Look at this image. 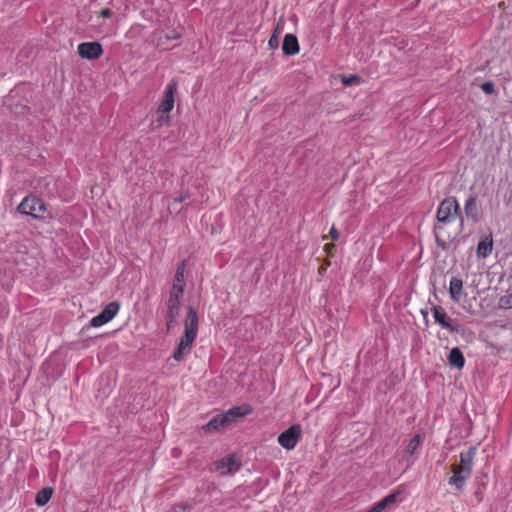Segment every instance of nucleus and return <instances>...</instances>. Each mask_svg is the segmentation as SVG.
I'll list each match as a JSON object with an SVG mask.
<instances>
[{
	"instance_id": "7c9ffc66",
	"label": "nucleus",
	"mask_w": 512,
	"mask_h": 512,
	"mask_svg": "<svg viewBox=\"0 0 512 512\" xmlns=\"http://www.w3.org/2000/svg\"><path fill=\"white\" fill-rule=\"evenodd\" d=\"M175 286L180 287L184 291V277H182L181 280L180 279L179 280H175L174 279L172 287H175Z\"/></svg>"
},
{
	"instance_id": "6e6552de",
	"label": "nucleus",
	"mask_w": 512,
	"mask_h": 512,
	"mask_svg": "<svg viewBox=\"0 0 512 512\" xmlns=\"http://www.w3.org/2000/svg\"><path fill=\"white\" fill-rule=\"evenodd\" d=\"M120 304L116 301L110 302L97 316L93 317L90 325L93 327H100L114 318L119 311Z\"/></svg>"
},
{
	"instance_id": "c756f323",
	"label": "nucleus",
	"mask_w": 512,
	"mask_h": 512,
	"mask_svg": "<svg viewBox=\"0 0 512 512\" xmlns=\"http://www.w3.org/2000/svg\"><path fill=\"white\" fill-rule=\"evenodd\" d=\"M112 14H113V12L110 9H108V8L102 9L101 12H100V15L102 17H105V18L111 17Z\"/></svg>"
},
{
	"instance_id": "9b49d317",
	"label": "nucleus",
	"mask_w": 512,
	"mask_h": 512,
	"mask_svg": "<svg viewBox=\"0 0 512 512\" xmlns=\"http://www.w3.org/2000/svg\"><path fill=\"white\" fill-rule=\"evenodd\" d=\"M239 466L240 465L234 456H228L215 462V469L219 471L221 475H226L233 471H237Z\"/></svg>"
},
{
	"instance_id": "f8f14e48",
	"label": "nucleus",
	"mask_w": 512,
	"mask_h": 512,
	"mask_svg": "<svg viewBox=\"0 0 512 512\" xmlns=\"http://www.w3.org/2000/svg\"><path fill=\"white\" fill-rule=\"evenodd\" d=\"M433 317L435 322L440 324L443 328L447 329L450 332L456 331V329L451 325L450 318L447 315L445 309L441 306H434L432 308Z\"/></svg>"
},
{
	"instance_id": "dca6fc26",
	"label": "nucleus",
	"mask_w": 512,
	"mask_h": 512,
	"mask_svg": "<svg viewBox=\"0 0 512 512\" xmlns=\"http://www.w3.org/2000/svg\"><path fill=\"white\" fill-rule=\"evenodd\" d=\"M399 497V492L391 493L375 503L370 509L366 512H383L386 508L394 504Z\"/></svg>"
},
{
	"instance_id": "2eb2a0df",
	"label": "nucleus",
	"mask_w": 512,
	"mask_h": 512,
	"mask_svg": "<svg viewBox=\"0 0 512 512\" xmlns=\"http://www.w3.org/2000/svg\"><path fill=\"white\" fill-rule=\"evenodd\" d=\"M449 294L454 302H460L464 296L462 279L457 277L451 278L449 283Z\"/></svg>"
},
{
	"instance_id": "ddd939ff",
	"label": "nucleus",
	"mask_w": 512,
	"mask_h": 512,
	"mask_svg": "<svg viewBox=\"0 0 512 512\" xmlns=\"http://www.w3.org/2000/svg\"><path fill=\"white\" fill-rule=\"evenodd\" d=\"M299 42L295 35L286 34L283 39L282 51L287 56L296 55L299 53Z\"/></svg>"
},
{
	"instance_id": "473e14b6",
	"label": "nucleus",
	"mask_w": 512,
	"mask_h": 512,
	"mask_svg": "<svg viewBox=\"0 0 512 512\" xmlns=\"http://www.w3.org/2000/svg\"><path fill=\"white\" fill-rule=\"evenodd\" d=\"M506 304H508V305L512 306V294H511V295H509V297H508V299H507V301H506Z\"/></svg>"
},
{
	"instance_id": "f3484780",
	"label": "nucleus",
	"mask_w": 512,
	"mask_h": 512,
	"mask_svg": "<svg viewBox=\"0 0 512 512\" xmlns=\"http://www.w3.org/2000/svg\"><path fill=\"white\" fill-rule=\"evenodd\" d=\"M493 239L491 235L486 236L482 239L476 248L477 256L480 258H486L492 253Z\"/></svg>"
},
{
	"instance_id": "f03ea898",
	"label": "nucleus",
	"mask_w": 512,
	"mask_h": 512,
	"mask_svg": "<svg viewBox=\"0 0 512 512\" xmlns=\"http://www.w3.org/2000/svg\"><path fill=\"white\" fill-rule=\"evenodd\" d=\"M198 323L199 320L196 309L193 306H189L184 321V335L181 337L177 349L173 354V358L176 361H181L184 356L191 351L192 344L197 335Z\"/></svg>"
},
{
	"instance_id": "1a4fd4ad",
	"label": "nucleus",
	"mask_w": 512,
	"mask_h": 512,
	"mask_svg": "<svg viewBox=\"0 0 512 512\" xmlns=\"http://www.w3.org/2000/svg\"><path fill=\"white\" fill-rule=\"evenodd\" d=\"M78 54L84 59L94 60L103 54V49L98 42H84L78 45Z\"/></svg>"
},
{
	"instance_id": "aec40b11",
	"label": "nucleus",
	"mask_w": 512,
	"mask_h": 512,
	"mask_svg": "<svg viewBox=\"0 0 512 512\" xmlns=\"http://www.w3.org/2000/svg\"><path fill=\"white\" fill-rule=\"evenodd\" d=\"M421 444V436L419 434H416L413 436V438L409 441L405 448V453L412 456L415 451L419 448Z\"/></svg>"
},
{
	"instance_id": "2f4dec72",
	"label": "nucleus",
	"mask_w": 512,
	"mask_h": 512,
	"mask_svg": "<svg viewBox=\"0 0 512 512\" xmlns=\"http://www.w3.org/2000/svg\"><path fill=\"white\" fill-rule=\"evenodd\" d=\"M330 264H331V263H330V261H329V260L325 261V265L321 266V267L318 269L319 274H323V273L325 272V270H326V267H327V266H330Z\"/></svg>"
},
{
	"instance_id": "6ab92c4d",
	"label": "nucleus",
	"mask_w": 512,
	"mask_h": 512,
	"mask_svg": "<svg viewBox=\"0 0 512 512\" xmlns=\"http://www.w3.org/2000/svg\"><path fill=\"white\" fill-rule=\"evenodd\" d=\"M53 494V488L52 487H44L38 493L35 497V503L38 506H44L47 504V502L50 500Z\"/></svg>"
},
{
	"instance_id": "393cba45",
	"label": "nucleus",
	"mask_w": 512,
	"mask_h": 512,
	"mask_svg": "<svg viewBox=\"0 0 512 512\" xmlns=\"http://www.w3.org/2000/svg\"><path fill=\"white\" fill-rule=\"evenodd\" d=\"M481 88L486 94H492L495 91L494 84L490 81L483 83Z\"/></svg>"
},
{
	"instance_id": "cd10ccee",
	"label": "nucleus",
	"mask_w": 512,
	"mask_h": 512,
	"mask_svg": "<svg viewBox=\"0 0 512 512\" xmlns=\"http://www.w3.org/2000/svg\"><path fill=\"white\" fill-rule=\"evenodd\" d=\"M334 250H335V245L333 243H327L324 245V251L328 255H332Z\"/></svg>"
},
{
	"instance_id": "a878e982",
	"label": "nucleus",
	"mask_w": 512,
	"mask_h": 512,
	"mask_svg": "<svg viewBox=\"0 0 512 512\" xmlns=\"http://www.w3.org/2000/svg\"><path fill=\"white\" fill-rule=\"evenodd\" d=\"M329 236L333 241H337L340 237L339 231L336 229L335 226H332L329 231Z\"/></svg>"
},
{
	"instance_id": "5701e85b",
	"label": "nucleus",
	"mask_w": 512,
	"mask_h": 512,
	"mask_svg": "<svg viewBox=\"0 0 512 512\" xmlns=\"http://www.w3.org/2000/svg\"><path fill=\"white\" fill-rule=\"evenodd\" d=\"M188 197V194L180 195L179 197L174 198L173 202L168 205V210L170 213H172V210H176L178 212L179 210L176 209V205L183 202Z\"/></svg>"
},
{
	"instance_id": "412c9836",
	"label": "nucleus",
	"mask_w": 512,
	"mask_h": 512,
	"mask_svg": "<svg viewBox=\"0 0 512 512\" xmlns=\"http://www.w3.org/2000/svg\"><path fill=\"white\" fill-rule=\"evenodd\" d=\"M157 114H158L157 119L151 123L153 128H158L164 124H168L170 117L167 112H157Z\"/></svg>"
},
{
	"instance_id": "0eeeda50",
	"label": "nucleus",
	"mask_w": 512,
	"mask_h": 512,
	"mask_svg": "<svg viewBox=\"0 0 512 512\" xmlns=\"http://www.w3.org/2000/svg\"><path fill=\"white\" fill-rule=\"evenodd\" d=\"M301 434V426L298 424L292 425L278 436V443L283 448L292 450L298 444Z\"/></svg>"
},
{
	"instance_id": "423d86ee",
	"label": "nucleus",
	"mask_w": 512,
	"mask_h": 512,
	"mask_svg": "<svg viewBox=\"0 0 512 512\" xmlns=\"http://www.w3.org/2000/svg\"><path fill=\"white\" fill-rule=\"evenodd\" d=\"M17 211L21 214L40 219L44 217L46 207L45 203L40 198L34 195H28L18 205Z\"/></svg>"
},
{
	"instance_id": "4468645a",
	"label": "nucleus",
	"mask_w": 512,
	"mask_h": 512,
	"mask_svg": "<svg viewBox=\"0 0 512 512\" xmlns=\"http://www.w3.org/2000/svg\"><path fill=\"white\" fill-rule=\"evenodd\" d=\"M464 212L468 219L472 221H478L480 211L478 206L477 197L475 195L470 196L464 204Z\"/></svg>"
},
{
	"instance_id": "f257e3e1",
	"label": "nucleus",
	"mask_w": 512,
	"mask_h": 512,
	"mask_svg": "<svg viewBox=\"0 0 512 512\" xmlns=\"http://www.w3.org/2000/svg\"><path fill=\"white\" fill-rule=\"evenodd\" d=\"M476 454V448L470 447L459 455V462L451 464L452 475L448 479V484L456 490L464 489L467 480L471 477L473 471V462Z\"/></svg>"
},
{
	"instance_id": "a211bd4d",
	"label": "nucleus",
	"mask_w": 512,
	"mask_h": 512,
	"mask_svg": "<svg viewBox=\"0 0 512 512\" xmlns=\"http://www.w3.org/2000/svg\"><path fill=\"white\" fill-rule=\"evenodd\" d=\"M450 365L462 369L465 365V358L459 348H452L448 355Z\"/></svg>"
},
{
	"instance_id": "9d476101",
	"label": "nucleus",
	"mask_w": 512,
	"mask_h": 512,
	"mask_svg": "<svg viewBox=\"0 0 512 512\" xmlns=\"http://www.w3.org/2000/svg\"><path fill=\"white\" fill-rule=\"evenodd\" d=\"M176 90V83H170L165 91L164 97L158 106L157 112L169 113L174 107V92Z\"/></svg>"
},
{
	"instance_id": "4be33fe9",
	"label": "nucleus",
	"mask_w": 512,
	"mask_h": 512,
	"mask_svg": "<svg viewBox=\"0 0 512 512\" xmlns=\"http://www.w3.org/2000/svg\"><path fill=\"white\" fill-rule=\"evenodd\" d=\"M360 76L358 75H351V76H343L341 78L342 84L345 86H352L360 83Z\"/></svg>"
},
{
	"instance_id": "39448f33",
	"label": "nucleus",
	"mask_w": 512,
	"mask_h": 512,
	"mask_svg": "<svg viewBox=\"0 0 512 512\" xmlns=\"http://www.w3.org/2000/svg\"><path fill=\"white\" fill-rule=\"evenodd\" d=\"M183 296V290L178 287H172L169 293L167 302L166 312V327L167 330L172 329L177 324V318L180 312L181 302L180 299Z\"/></svg>"
},
{
	"instance_id": "20e7f679",
	"label": "nucleus",
	"mask_w": 512,
	"mask_h": 512,
	"mask_svg": "<svg viewBox=\"0 0 512 512\" xmlns=\"http://www.w3.org/2000/svg\"><path fill=\"white\" fill-rule=\"evenodd\" d=\"M436 218L438 221L436 229H441L443 226L460 218V206L457 199L455 197H447L442 200L438 206Z\"/></svg>"
},
{
	"instance_id": "c85d7f7f",
	"label": "nucleus",
	"mask_w": 512,
	"mask_h": 512,
	"mask_svg": "<svg viewBox=\"0 0 512 512\" xmlns=\"http://www.w3.org/2000/svg\"><path fill=\"white\" fill-rule=\"evenodd\" d=\"M180 37V34L177 33L176 31H171V33H167L165 34V38L170 40V39H178Z\"/></svg>"
},
{
	"instance_id": "bb28decb",
	"label": "nucleus",
	"mask_w": 512,
	"mask_h": 512,
	"mask_svg": "<svg viewBox=\"0 0 512 512\" xmlns=\"http://www.w3.org/2000/svg\"><path fill=\"white\" fill-rule=\"evenodd\" d=\"M269 46L272 48V49H275L278 47V36H276L275 34H273L270 39H269V42H268Z\"/></svg>"
},
{
	"instance_id": "b1692460",
	"label": "nucleus",
	"mask_w": 512,
	"mask_h": 512,
	"mask_svg": "<svg viewBox=\"0 0 512 512\" xmlns=\"http://www.w3.org/2000/svg\"><path fill=\"white\" fill-rule=\"evenodd\" d=\"M184 271H185V261H182L181 264L177 267L176 273H175V280H181L182 277H184Z\"/></svg>"
},
{
	"instance_id": "7ed1b4c3",
	"label": "nucleus",
	"mask_w": 512,
	"mask_h": 512,
	"mask_svg": "<svg viewBox=\"0 0 512 512\" xmlns=\"http://www.w3.org/2000/svg\"><path fill=\"white\" fill-rule=\"evenodd\" d=\"M252 412L253 408L248 404L232 407L225 413L215 415L203 429L209 433L221 431Z\"/></svg>"
}]
</instances>
